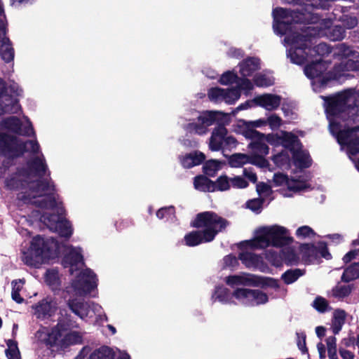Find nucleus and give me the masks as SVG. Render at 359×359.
Listing matches in <instances>:
<instances>
[{
  "label": "nucleus",
  "instance_id": "1",
  "mask_svg": "<svg viewBox=\"0 0 359 359\" xmlns=\"http://www.w3.org/2000/svg\"><path fill=\"white\" fill-rule=\"evenodd\" d=\"M34 134L32 125L27 116L19 118L10 116L0 121V156L17 157L27 152L34 156L26 165L15 168L5 161L0 166V179L5 187L17 191L20 205L31 204L44 210L33 212L32 217L39 219L50 231L69 238L73 234L71 222L64 217L65 210L60 197L55 194V185L50 180L41 179L50 172L40 146L36 140L22 141L16 135L31 136Z\"/></svg>",
  "mask_w": 359,
  "mask_h": 359
},
{
  "label": "nucleus",
  "instance_id": "2",
  "mask_svg": "<svg viewBox=\"0 0 359 359\" xmlns=\"http://www.w3.org/2000/svg\"><path fill=\"white\" fill-rule=\"evenodd\" d=\"M61 252L64 253L63 266L69 269L74 276L70 285L65 288L69 294L67 301L69 309L82 320L95 316L98 323L107 321V316L101 305L78 298L95 297L91 294L98 285L95 272L90 269H83L84 262L81 248L60 244L53 238H44L36 236L32 238L29 247L22 251V259L26 265L39 268L45 262L57 257Z\"/></svg>",
  "mask_w": 359,
  "mask_h": 359
},
{
  "label": "nucleus",
  "instance_id": "3",
  "mask_svg": "<svg viewBox=\"0 0 359 359\" xmlns=\"http://www.w3.org/2000/svg\"><path fill=\"white\" fill-rule=\"evenodd\" d=\"M274 32L278 35H285L284 46L287 48V57L291 62L302 65L316 56H324L330 53V46L325 43H316L314 32H306L307 27L301 26L297 17L285 8H276L273 11Z\"/></svg>",
  "mask_w": 359,
  "mask_h": 359
},
{
  "label": "nucleus",
  "instance_id": "4",
  "mask_svg": "<svg viewBox=\"0 0 359 359\" xmlns=\"http://www.w3.org/2000/svg\"><path fill=\"white\" fill-rule=\"evenodd\" d=\"M322 98L325 100L324 106L330 133L336 137L339 144L347 142V140L343 136V131L338 127V118L346 112L345 109L359 104V90L348 89L334 96Z\"/></svg>",
  "mask_w": 359,
  "mask_h": 359
},
{
  "label": "nucleus",
  "instance_id": "5",
  "mask_svg": "<svg viewBox=\"0 0 359 359\" xmlns=\"http://www.w3.org/2000/svg\"><path fill=\"white\" fill-rule=\"evenodd\" d=\"M227 225V221L214 212L199 213L194 220L193 226L202 230L192 231L187 233L184 237V244L189 247H194L211 242Z\"/></svg>",
  "mask_w": 359,
  "mask_h": 359
},
{
  "label": "nucleus",
  "instance_id": "6",
  "mask_svg": "<svg viewBox=\"0 0 359 359\" xmlns=\"http://www.w3.org/2000/svg\"><path fill=\"white\" fill-rule=\"evenodd\" d=\"M292 241L288 230L278 224L262 226L254 231L253 238L241 242L242 248H283Z\"/></svg>",
  "mask_w": 359,
  "mask_h": 359
},
{
  "label": "nucleus",
  "instance_id": "7",
  "mask_svg": "<svg viewBox=\"0 0 359 359\" xmlns=\"http://www.w3.org/2000/svg\"><path fill=\"white\" fill-rule=\"evenodd\" d=\"M180 119L186 121L184 123H181L185 130L198 135H205L208 133L209 127L215 123L228 125L230 123V115L219 111H199L196 109H189Z\"/></svg>",
  "mask_w": 359,
  "mask_h": 359
},
{
  "label": "nucleus",
  "instance_id": "8",
  "mask_svg": "<svg viewBox=\"0 0 359 359\" xmlns=\"http://www.w3.org/2000/svg\"><path fill=\"white\" fill-rule=\"evenodd\" d=\"M345 109L346 112L338 118V127L343 131V136L347 142L339 144L355 162L353 156L359 152V137L355 135V131L359 130V104Z\"/></svg>",
  "mask_w": 359,
  "mask_h": 359
},
{
  "label": "nucleus",
  "instance_id": "9",
  "mask_svg": "<svg viewBox=\"0 0 359 359\" xmlns=\"http://www.w3.org/2000/svg\"><path fill=\"white\" fill-rule=\"evenodd\" d=\"M82 338V334L79 332H65L64 325L61 323H58L51 330L42 327L35 334L36 341L39 345L57 346L60 348L81 344Z\"/></svg>",
  "mask_w": 359,
  "mask_h": 359
},
{
  "label": "nucleus",
  "instance_id": "10",
  "mask_svg": "<svg viewBox=\"0 0 359 359\" xmlns=\"http://www.w3.org/2000/svg\"><path fill=\"white\" fill-rule=\"evenodd\" d=\"M309 9L306 13H302L301 16L297 17V22L310 24L307 26L306 32L318 36H325L332 41H339L344 38L345 32L340 26H332V22L327 19H320L318 14L314 12V9Z\"/></svg>",
  "mask_w": 359,
  "mask_h": 359
},
{
  "label": "nucleus",
  "instance_id": "11",
  "mask_svg": "<svg viewBox=\"0 0 359 359\" xmlns=\"http://www.w3.org/2000/svg\"><path fill=\"white\" fill-rule=\"evenodd\" d=\"M23 90L15 82L6 86L0 79V115L4 114H15L20 109L18 97H22Z\"/></svg>",
  "mask_w": 359,
  "mask_h": 359
},
{
  "label": "nucleus",
  "instance_id": "12",
  "mask_svg": "<svg viewBox=\"0 0 359 359\" xmlns=\"http://www.w3.org/2000/svg\"><path fill=\"white\" fill-rule=\"evenodd\" d=\"M309 63L304 67V72L305 75L310 79L312 82L313 89L316 92H319L322 88L326 86L327 82L334 79L335 67L333 72L325 73L327 67L325 62L321 60L320 58L312 59L308 61Z\"/></svg>",
  "mask_w": 359,
  "mask_h": 359
},
{
  "label": "nucleus",
  "instance_id": "13",
  "mask_svg": "<svg viewBox=\"0 0 359 359\" xmlns=\"http://www.w3.org/2000/svg\"><path fill=\"white\" fill-rule=\"evenodd\" d=\"M225 282L232 288L238 286H268L274 289L279 287L278 282L273 278H259L255 275L246 273L229 276L226 277Z\"/></svg>",
  "mask_w": 359,
  "mask_h": 359
},
{
  "label": "nucleus",
  "instance_id": "14",
  "mask_svg": "<svg viewBox=\"0 0 359 359\" xmlns=\"http://www.w3.org/2000/svg\"><path fill=\"white\" fill-rule=\"evenodd\" d=\"M6 19L2 1L0 0V57L6 63L12 62L15 57V50L6 34Z\"/></svg>",
  "mask_w": 359,
  "mask_h": 359
},
{
  "label": "nucleus",
  "instance_id": "15",
  "mask_svg": "<svg viewBox=\"0 0 359 359\" xmlns=\"http://www.w3.org/2000/svg\"><path fill=\"white\" fill-rule=\"evenodd\" d=\"M265 126H266V118L249 121L241 119L235 125L234 131L245 138H257L264 137V134L256 130V128H262Z\"/></svg>",
  "mask_w": 359,
  "mask_h": 359
},
{
  "label": "nucleus",
  "instance_id": "16",
  "mask_svg": "<svg viewBox=\"0 0 359 359\" xmlns=\"http://www.w3.org/2000/svg\"><path fill=\"white\" fill-rule=\"evenodd\" d=\"M261 138H265L267 143L271 146L278 147L282 145L284 148L289 149H294L299 144V139L295 135L283 130L278 133L264 134V137Z\"/></svg>",
  "mask_w": 359,
  "mask_h": 359
},
{
  "label": "nucleus",
  "instance_id": "17",
  "mask_svg": "<svg viewBox=\"0 0 359 359\" xmlns=\"http://www.w3.org/2000/svg\"><path fill=\"white\" fill-rule=\"evenodd\" d=\"M300 252L302 259L306 263H314L320 257H324L327 259L331 257L325 243L323 242L318 243L316 246L304 244L300 248Z\"/></svg>",
  "mask_w": 359,
  "mask_h": 359
},
{
  "label": "nucleus",
  "instance_id": "18",
  "mask_svg": "<svg viewBox=\"0 0 359 359\" xmlns=\"http://www.w3.org/2000/svg\"><path fill=\"white\" fill-rule=\"evenodd\" d=\"M273 182L276 186H285L290 191L294 192L305 191L311 188V185L306 178L288 179L282 173H276L273 176Z\"/></svg>",
  "mask_w": 359,
  "mask_h": 359
},
{
  "label": "nucleus",
  "instance_id": "19",
  "mask_svg": "<svg viewBox=\"0 0 359 359\" xmlns=\"http://www.w3.org/2000/svg\"><path fill=\"white\" fill-rule=\"evenodd\" d=\"M238 246L241 250V252L238 255V257L247 268L257 269L262 272L267 271L268 266L264 263L262 256L249 252L248 250H252V248H242L241 243Z\"/></svg>",
  "mask_w": 359,
  "mask_h": 359
},
{
  "label": "nucleus",
  "instance_id": "20",
  "mask_svg": "<svg viewBox=\"0 0 359 359\" xmlns=\"http://www.w3.org/2000/svg\"><path fill=\"white\" fill-rule=\"evenodd\" d=\"M57 308V302L52 297H46L32 306L33 315L39 320L50 318Z\"/></svg>",
  "mask_w": 359,
  "mask_h": 359
},
{
  "label": "nucleus",
  "instance_id": "21",
  "mask_svg": "<svg viewBox=\"0 0 359 359\" xmlns=\"http://www.w3.org/2000/svg\"><path fill=\"white\" fill-rule=\"evenodd\" d=\"M281 100L280 95L264 93L255 97L254 102L255 106L264 108L266 111H274L279 107Z\"/></svg>",
  "mask_w": 359,
  "mask_h": 359
},
{
  "label": "nucleus",
  "instance_id": "22",
  "mask_svg": "<svg viewBox=\"0 0 359 359\" xmlns=\"http://www.w3.org/2000/svg\"><path fill=\"white\" fill-rule=\"evenodd\" d=\"M226 125L217 124L210 137L209 148L211 151H217L223 149L224 138L228 131Z\"/></svg>",
  "mask_w": 359,
  "mask_h": 359
},
{
  "label": "nucleus",
  "instance_id": "23",
  "mask_svg": "<svg viewBox=\"0 0 359 359\" xmlns=\"http://www.w3.org/2000/svg\"><path fill=\"white\" fill-rule=\"evenodd\" d=\"M292 155L294 165L300 168H309L311 165V159L307 151L302 150V145L299 144L294 149H289Z\"/></svg>",
  "mask_w": 359,
  "mask_h": 359
},
{
  "label": "nucleus",
  "instance_id": "24",
  "mask_svg": "<svg viewBox=\"0 0 359 359\" xmlns=\"http://www.w3.org/2000/svg\"><path fill=\"white\" fill-rule=\"evenodd\" d=\"M239 69L242 76H250L255 72L260 69L259 59L255 57H248L240 63Z\"/></svg>",
  "mask_w": 359,
  "mask_h": 359
},
{
  "label": "nucleus",
  "instance_id": "25",
  "mask_svg": "<svg viewBox=\"0 0 359 359\" xmlns=\"http://www.w3.org/2000/svg\"><path fill=\"white\" fill-rule=\"evenodd\" d=\"M356 71L359 72V61H355L348 59L344 62H341L339 65L335 66L334 79H340L341 76H348V72Z\"/></svg>",
  "mask_w": 359,
  "mask_h": 359
},
{
  "label": "nucleus",
  "instance_id": "26",
  "mask_svg": "<svg viewBox=\"0 0 359 359\" xmlns=\"http://www.w3.org/2000/svg\"><path fill=\"white\" fill-rule=\"evenodd\" d=\"M252 142L249 144L248 147L252 153L258 157H264L269 153V148L265 138H250Z\"/></svg>",
  "mask_w": 359,
  "mask_h": 359
},
{
  "label": "nucleus",
  "instance_id": "27",
  "mask_svg": "<svg viewBox=\"0 0 359 359\" xmlns=\"http://www.w3.org/2000/svg\"><path fill=\"white\" fill-rule=\"evenodd\" d=\"M205 155L200 151H194L182 156L180 158L181 164L184 168H190L199 165L205 160Z\"/></svg>",
  "mask_w": 359,
  "mask_h": 359
},
{
  "label": "nucleus",
  "instance_id": "28",
  "mask_svg": "<svg viewBox=\"0 0 359 359\" xmlns=\"http://www.w3.org/2000/svg\"><path fill=\"white\" fill-rule=\"evenodd\" d=\"M232 293L231 294L229 290L224 286H217L211 297L213 302L217 301L225 304L234 303Z\"/></svg>",
  "mask_w": 359,
  "mask_h": 359
},
{
  "label": "nucleus",
  "instance_id": "29",
  "mask_svg": "<svg viewBox=\"0 0 359 359\" xmlns=\"http://www.w3.org/2000/svg\"><path fill=\"white\" fill-rule=\"evenodd\" d=\"M334 55L345 59H353L359 57V53L357 50L345 43L338 44L334 48Z\"/></svg>",
  "mask_w": 359,
  "mask_h": 359
},
{
  "label": "nucleus",
  "instance_id": "30",
  "mask_svg": "<svg viewBox=\"0 0 359 359\" xmlns=\"http://www.w3.org/2000/svg\"><path fill=\"white\" fill-rule=\"evenodd\" d=\"M289 149L284 148L280 152L272 156V161L279 168L286 169L290 165V156Z\"/></svg>",
  "mask_w": 359,
  "mask_h": 359
},
{
  "label": "nucleus",
  "instance_id": "31",
  "mask_svg": "<svg viewBox=\"0 0 359 359\" xmlns=\"http://www.w3.org/2000/svg\"><path fill=\"white\" fill-rule=\"evenodd\" d=\"M44 280L53 290L60 288L61 279L57 270L54 269L47 270L44 275Z\"/></svg>",
  "mask_w": 359,
  "mask_h": 359
},
{
  "label": "nucleus",
  "instance_id": "32",
  "mask_svg": "<svg viewBox=\"0 0 359 359\" xmlns=\"http://www.w3.org/2000/svg\"><path fill=\"white\" fill-rule=\"evenodd\" d=\"M251 289L238 287L232 292V297L237 303L245 306H250Z\"/></svg>",
  "mask_w": 359,
  "mask_h": 359
},
{
  "label": "nucleus",
  "instance_id": "33",
  "mask_svg": "<svg viewBox=\"0 0 359 359\" xmlns=\"http://www.w3.org/2000/svg\"><path fill=\"white\" fill-rule=\"evenodd\" d=\"M194 188L199 191L203 192H213L215 191V187L213 185V182L209 180L208 177L199 175L196 176L194 180Z\"/></svg>",
  "mask_w": 359,
  "mask_h": 359
},
{
  "label": "nucleus",
  "instance_id": "34",
  "mask_svg": "<svg viewBox=\"0 0 359 359\" xmlns=\"http://www.w3.org/2000/svg\"><path fill=\"white\" fill-rule=\"evenodd\" d=\"M346 312L341 309H337L333 313L331 329L334 334H337L345 323Z\"/></svg>",
  "mask_w": 359,
  "mask_h": 359
},
{
  "label": "nucleus",
  "instance_id": "35",
  "mask_svg": "<svg viewBox=\"0 0 359 359\" xmlns=\"http://www.w3.org/2000/svg\"><path fill=\"white\" fill-rule=\"evenodd\" d=\"M11 298L18 304L24 302V299L20 296V292L22 290L25 280L24 278L13 280L11 281Z\"/></svg>",
  "mask_w": 359,
  "mask_h": 359
},
{
  "label": "nucleus",
  "instance_id": "36",
  "mask_svg": "<svg viewBox=\"0 0 359 359\" xmlns=\"http://www.w3.org/2000/svg\"><path fill=\"white\" fill-rule=\"evenodd\" d=\"M269 302L268 294L258 289H251L250 306H257Z\"/></svg>",
  "mask_w": 359,
  "mask_h": 359
},
{
  "label": "nucleus",
  "instance_id": "37",
  "mask_svg": "<svg viewBox=\"0 0 359 359\" xmlns=\"http://www.w3.org/2000/svg\"><path fill=\"white\" fill-rule=\"evenodd\" d=\"M224 165V162L217 160L208 161L203 165V172L208 176L214 177Z\"/></svg>",
  "mask_w": 359,
  "mask_h": 359
},
{
  "label": "nucleus",
  "instance_id": "38",
  "mask_svg": "<svg viewBox=\"0 0 359 359\" xmlns=\"http://www.w3.org/2000/svg\"><path fill=\"white\" fill-rule=\"evenodd\" d=\"M114 349L108 346H102L94 351L90 355L89 359H114Z\"/></svg>",
  "mask_w": 359,
  "mask_h": 359
},
{
  "label": "nucleus",
  "instance_id": "39",
  "mask_svg": "<svg viewBox=\"0 0 359 359\" xmlns=\"http://www.w3.org/2000/svg\"><path fill=\"white\" fill-rule=\"evenodd\" d=\"M359 278V263H354L347 267L341 276L344 282H350Z\"/></svg>",
  "mask_w": 359,
  "mask_h": 359
},
{
  "label": "nucleus",
  "instance_id": "40",
  "mask_svg": "<svg viewBox=\"0 0 359 359\" xmlns=\"http://www.w3.org/2000/svg\"><path fill=\"white\" fill-rule=\"evenodd\" d=\"M250 162L251 157L244 154H234L229 158V163L233 168H239Z\"/></svg>",
  "mask_w": 359,
  "mask_h": 359
},
{
  "label": "nucleus",
  "instance_id": "41",
  "mask_svg": "<svg viewBox=\"0 0 359 359\" xmlns=\"http://www.w3.org/2000/svg\"><path fill=\"white\" fill-rule=\"evenodd\" d=\"M304 270L300 269H290L282 274L281 278L285 284L294 283L299 277L304 274Z\"/></svg>",
  "mask_w": 359,
  "mask_h": 359
},
{
  "label": "nucleus",
  "instance_id": "42",
  "mask_svg": "<svg viewBox=\"0 0 359 359\" xmlns=\"http://www.w3.org/2000/svg\"><path fill=\"white\" fill-rule=\"evenodd\" d=\"M265 258L273 266H280L283 262L282 250L278 252L275 250H269L265 252Z\"/></svg>",
  "mask_w": 359,
  "mask_h": 359
},
{
  "label": "nucleus",
  "instance_id": "43",
  "mask_svg": "<svg viewBox=\"0 0 359 359\" xmlns=\"http://www.w3.org/2000/svg\"><path fill=\"white\" fill-rule=\"evenodd\" d=\"M175 210L174 206H168L160 208L156 212V217L160 219L173 221L175 219Z\"/></svg>",
  "mask_w": 359,
  "mask_h": 359
},
{
  "label": "nucleus",
  "instance_id": "44",
  "mask_svg": "<svg viewBox=\"0 0 359 359\" xmlns=\"http://www.w3.org/2000/svg\"><path fill=\"white\" fill-rule=\"evenodd\" d=\"M213 185L215 187V191H227L231 188V177L226 175H221L215 182H213Z\"/></svg>",
  "mask_w": 359,
  "mask_h": 359
},
{
  "label": "nucleus",
  "instance_id": "45",
  "mask_svg": "<svg viewBox=\"0 0 359 359\" xmlns=\"http://www.w3.org/2000/svg\"><path fill=\"white\" fill-rule=\"evenodd\" d=\"M255 84L258 87H268L273 84V78L266 74L260 73L254 77Z\"/></svg>",
  "mask_w": 359,
  "mask_h": 359
},
{
  "label": "nucleus",
  "instance_id": "46",
  "mask_svg": "<svg viewBox=\"0 0 359 359\" xmlns=\"http://www.w3.org/2000/svg\"><path fill=\"white\" fill-rule=\"evenodd\" d=\"M225 89L212 88L208 90V95L210 101L218 103L224 102Z\"/></svg>",
  "mask_w": 359,
  "mask_h": 359
},
{
  "label": "nucleus",
  "instance_id": "47",
  "mask_svg": "<svg viewBox=\"0 0 359 359\" xmlns=\"http://www.w3.org/2000/svg\"><path fill=\"white\" fill-rule=\"evenodd\" d=\"M283 262L288 265H293L298 263L299 258L294 250L291 248H285L282 250Z\"/></svg>",
  "mask_w": 359,
  "mask_h": 359
},
{
  "label": "nucleus",
  "instance_id": "48",
  "mask_svg": "<svg viewBox=\"0 0 359 359\" xmlns=\"http://www.w3.org/2000/svg\"><path fill=\"white\" fill-rule=\"evenodd\" d=\"M351 290L350 285H337L332 289V295L337 299H344L351 294Z\"/></svg>",
  "mask_w": 359,
  "mask_h": 359
},
{
  "label": "nucleus",
  "instance_id": "49",
  "mask_svg": "<svg viewBox=\"0 0 359 359\" xmlns=\"http://www.w3.org/2000/svg\"><path fill=\"white\" fill-rule=\"evenodd\" d=\"M266 122L271 130H278L283 123V119L276 114H270L267 116Z\"/></svg>",
  "mask_w": 359,
  "mask_h": 359
},
{
  "label": "nucleus",
  "instance_id": "50",
  "mask_svg": "<svg viewBox=\"0 0 359 359\" xmlns=\"http://www.w3.org/2000/svg\"><path fill=\"white\" fill-rule=\"evenodd\" d=\"M241 97V93L236 88L225 89L224 102L231 104L235 103Z\"/></svg>",
  "mask_w": 359,
  "mask_h": 359
},
{
  "label": "nucleus",
  "instance_id": "51",
  "mask_svg": "<svg viewBox=\"0 0 359 359\" xmlns=\"http://www.w3.org/2000/svg\"><path fill=\"white\" fill-rule=\"evenodd\" d=\"M8 348L6 351V355L8 359H20V351L17 344L13 340L7 341Z\"/></svg>",
  "mask_w": 359,
  "mask_h": 359
},
{
  "label": "nucleus",
  "instance_id": "52",
  "mask_svg": "<svg viewBox=\"0 0 359 359\" xmlns=\"http://www.w3.org/2000/svg\"><path fill=\"white\" fill-rule=\"evenodd\" d=\"M239 77L233 71H227L222 74L219 82L222 85L237 84Z\"/></svg>",
  "mask_w": 359,
  "mask_h": 359
},
{
  "label": "nucleus",
  "instance_id": "53",
  "mask_svg": "<svg viewBox=\"0 0 359 359\" xmlns=\"http://www.w3.org/2000/svg\"><path fill=\"white\" fill-rule=\"evenodd\" d=\"M336 338L333 336L326 339L328 357L330 359H337Z\"/></svg>",
  "mask_w": 359,
  "mask_h": 359
},
{
  "label": "nucleus",
  "instance_id": "54",
  "mask_svg": "<svg viewBox=\"0 0 359 359\" xmlns=\"http://www.w3.org/2000/svg\"><path fill=\"white\" fill-rule=\"evenodd\" d=\"M296 236L299 239L310 238L315 236L314 231L309 226H302L296 230Z\"/></svg>",
  "mask_w": 359,
  "mask_h": 359
},
{
  "label": "nucleus",
  "instance_id": "55",
  "mask_svg": "<svg viewBox=\"0 0 359 359\" xmlns=\"http://www.w3.org/2000/svg\"><path fill=\"white\" fill-rule=\"evenodd\" d=\"M236 86V88L238 89L240 92L241 90H243L246 95H248L253 89L252 83L248 79L239 78Z\"/></svg>",
  "mask_w": 359,
  "mask_h": 359
},
{
  "label": "nucleus",
  "instance_id": "56",
  "mask_svg": "<svg viewBox=\"0 0 359 359\" xmlns=\"http://www.w3.org/2000/svg\"><path fill=\"white\" fill-rule=\"evenodd\" d=\"M312 305L320 313L325 312L329 307L328 302L322 297H317L314 299Z\"/></svg>",
  "mask_w": 359,
  "mask_h": 359
},
{
  "label": "nucleus",
  "instance_id": "57",
  "mask_svg": "<svg viewBox=\"0 0 359 359\" xmlns=\"http://www.w3.org/2000/svg\"><path fill=\"white\" fill-rule=\"evenodd\" d=\"M238 261L237 258L232 255H226L223 258V260H222L223 269H233L238 266Z\"/></svg>",
  "mask_w": 359,
  "mask_h": 359
},
{
  "label": "nucleus",
  "instance_id": "58",
  "mask_svg": "<svg viewBox=\"0 0 359 359\" xmlns=\"http://www.w3.org/2000/svg\"><path fill=\"white\" fill-rule=\"evenodd\" d=\"M262 200L260 198H254L246 203V208L255 213H259L262 208Z\"/></svg>",
  "mask_w": 359,
  "mask_h": 359
},
{
  "label": "nucleus",
  "instance_id": "59",
  "mask_svg": "<svg viewBox=\"0 0 359 359\" xmlns=\"http://www.w3.org/2000/svg\"><path fill=\"white\" fill-rule=\"evenodd\" d=\"M257 191L262 198H266L272 193L271 186L264 182H259L257 184Z\"/></svg>",
  "mask_w": 359,
  "mask_h": 359
},
{
  "label": "nucleus",
  "instance_id": "60",
  "mask_svg": "<svg viewBox=\"0 0 359 359\" xmlns=\"http://www.w3.org/2000/svg\"><path fill=\"white\" fill-rule=\"evenodd\" d=\"M248 186V182L241 176L231 177V187L235 189H245Z\"/></svg>",
  "mask_w": 359,
  "mask_h": 359
},
{
  "label": "nucleus",
  "instance_id": "61",
  "mask_svg": "<svg viewBox=\"0 0 359 359\" xmlns=\"http://www.w3.org/2000/svg\"><path fill=\"white\" fill-rule=\"evenodd\" d=\"M341 21L344 26L347 29H352L358 25V20L355 17L344 15L343 16Z\"/></svg>",
  "mask_w": 359,
  "mask_h": 359
},
{
  "label": "nucleus",
  "instance_id": "62",
  "mask_svg": "<svg viewBox=\"0 0 359 359\" xmlns=\"http://www.w3.org/2000/svg\"><path fill=\"white\" fill-rule=\"evenodd\" d=\"M297 346L302 353H306L307 348L306 347V334L301 332H297Z\"/></svg>",
  "mask_w": 359,
  "mask_h": 359
},
{
  "label": "nucleus",
  "instance_id": "63",
  "mask_svg": "<svg viewBox=\"0 0 359 359\" xmlns=\"http://www.w3.org/2000/svg\"><path fill=\"white\" fill-rule=\"evenodd\" d=\"M255 105L254 98L252 100H248L244 103L239 104L236 108L232 111V114L236 115L238 111L242 110L248 109Z\"/></svg>",
  "mask_w": 359,
  "mask_h": 359
},
{
  "label": "nucleus",
  "instance_id": "64",
  "mask_svg": "<svg viewBox=\"0 0 359 359\" xmlns=\"http://www.w3.org/2000/svg\"><path fill=\"white\" fill-rule=\"evenodd\" d=\"M237 140L232 135H226L224 142L223 148L226 147V149H233L235 148L237 145Z\"/></svg>",
  "mask_w": 359,
  "mask_h": 359
}]
</instances>
